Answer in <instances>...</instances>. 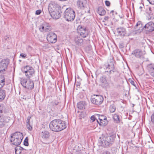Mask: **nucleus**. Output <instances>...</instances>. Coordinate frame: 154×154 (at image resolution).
Returning <instances> with one entry per match:
<instances>
[{"label":"nucleus","instance_id":"c756f323","mask_svg":"<svg viewBox=\"0 0 154 154\" xmlns=\"http://www.w3.org/2000/svg\"><path fill=\"white\" fill-rule=\"evenodd\" d=\"M149 71L150 75L154 77V65H151L149 66Z\"/></svg>","mask_w":154,"mask_h":154},{"label":"nucleus","instance_id":"8fccbe9b","mask_svg":"<svg viewBox=\"0 0 154 154\" xmlns=\"http://www.w3.org/2000/svg\"><path fill=\"white\" fill-rule=\"evenodd\" d=\"M114 81L117 82L118 81V80L117 79H114Z\"/></svg>","mask_w":154,"mask_h":154},{"label":"nucleus","instance_id":"393cba45","mask_svg":"<svg viewBox=\"0 0 154 154\" xmlns=\"http://www.w3.org/2000/svg\"><path fill=\"white\" fill-rule=\"evenodd\" d=\"M31 117H28L26 120V125L27 128L30 131H31L32 129V127L30 124V119Z\"/></svg>","mask_w":154,"mask_h":154},{"label":"nucleus","instance_id":"39448f33","mask_svg":"<svg viewBox=\"0 0 154 154\" xmlns=\"http://www.w3.org/2000/svg\"><path fill=\"white\" fill-rule=\"evenodd\" d=\"M20 83L23 87L29 90L32 89L34 87L33 82L30 79L22 78L20 80Z\"/></svg>","mask_w":154,"mask_h":154},{"label":"nucleus","instance_id":"b1692460","mask_svg":"<svg viewBox=\"0 0 154 154\" xmlns=\"http://www.w3.org/2000/svg\"><path fill=\"white\" fill-rule=\"evenodd\" d=\"M85 101H80L77 104L78 108L80 109H82L85 108Z\"/></svg>","mask_w":154,"mask_h":154},{"label":"nucleus","instance_id":"423d86ee","mask_svg":"<svg viewBox=\"0 0 154 154\" xmlns=\"http://www.w3.org/2000/svg\"><path fill=\"white\" fill-rule=\"evenodd\" d=\"M104 66L106 70L105 71V72H108L109 75L114 74L117 75V77L119 76V72L117 71L113 70L114 69V66L112 61L110 62L107 64H105Z\"/></svg>","mask_w":154,"mask_h":154},{"label":"nucleus","instance_id":"4468645a","mask_svg":"<svg viewBox=\"0 0 154 154\" xmlns=\"http://www.w3.org/2000/svg\"><path fill=\"white\" fill-rule=\"evenodd\" d=\"M57 36L54 33L50 32L47 36V39L49 42L53 43H55L57 40Z\"/></svg>","mask_w":154,"mask_h":154},{"label":"nucleus","instance_id":"c85d7f7f","mask_svg":"<svg viewBox=\"0 0 154 154\" xmlns=\"http://www.w3.org/2000/svg\"><path fill=\"white\" fill-rule=\"evenodd\" d=\"M134 28L137 30L138 29H140L141 28V29L142 30L143 28H142V24L141 22V21H138L135 26Z\"/></svg>","mask_w":154,"mask_h":154},{"label":"nucleus","instance_id":"4c0bfd02","mask_svg":"<svg viewBox=\"0 0 154 154\" xmlns=\"http://www.w3.org/2000/svg\"><path fill=\"white\" fill-rule=\"evenodd\" d=\"M96 119V118H95V116L94 115L92 116L91 117V121L92 122L94 121Z\"/></svg>","mask_w":154,"mask_h":154},{"label":"nucleus","instance_id":"a211bd4d","mask_svg":"<svg viewBox=\"0 0 154 154\" xmlns=\"http://www.w3.org/2000/svg\"><path fill=\"white\" fill-rule=\"evenodd\" d=\"M143 28L147 31L152 32L154 30V23L152 22H149L144 26Z\"/></svg>","mask_w":154,"mask_h":154},{"label":"nucleus","instance_id":"2f4dec72","mask_svg":"<svg viewBox=\"0 0 154 154\" xmlns=\"http://www.w3.org/2000/svg\"><path fill=\"white\" fill-rule=\"evenodd\" d=\"M6 112L5 106L3 104H0V113H5Z\"/></svg>","mask_w":154,"mask_h":154},{"label":"nucleus","instance_id":"f257e3e1","mask_svg":"<svg viewBox=\"0 0 154 154\" xmlns=\"http://www.w3.org/2000/svg\"><path fill=\"white\" fill-rule=\"evenodd\" d=\"M66 125L65 121L60 119H55L51 121L49 124L50 129L52 131L57 132L65 129Z\"/></svg>","mask_w":154,"mask_h":154},{"label":"nucleus","instance_id":"de8ad7c7","mask_svg":"<svg viewBox=\"0 0 154 154\" xmlns=\"http://www.w3.org/2000/svg\"><path fill=\"white\" fill-rule=\"evenodd\" d=\"M3 84H1V83H0V88H2L3 87Z\"/></svg>","mask_w":154,"mask_h":154},{"label":"nucleus","instance_id":"4be33fe9","mask_svg":"<svg viewBox=\"0 0 154 154\" xmlns=\"http://www.w3.org/2000/svg\"><path fill=\"white\" fill-rule=\"evenodd\" d=\"M41 136L43 138L47 139L50 136L49 133L47 131H44L42 132Z\"/></svg>","mask_w":154,"mask_h":154},{"label":"nucleus","instance_id":"6ab92c4d","mask_svg":"<svg viewBox=\"0 0 154 154\" xmlns=\"http://www.w3.org/2000/svg\"><path fill=\"white\" fill-rule=\"evenodd\" d=\"M100 81L101 86L103 88H107L108 87L109 84L107 81L106 77H101L100 79Z\"/></svg>","mask_w":154,"mask_h":154},{"label":"nucleus","instance_id":"bb28decb","mask_svg":"<svg viewBox=\"0 0 154 154\" xmlns=\"http://www.w3.org/2000/svg\"><path fill=\"white\" fill-rule=\"evenodd\" d=\"M76 44L78 45H81L82 44L83 40L80 37H77L75 39Z\"/></svg>","mask_w":154,"mask_h":154},{"label":"nucleus","instance_id":"603ef678","mask_svg":"<svg viewBox=\"0 0 154 154\" xmlns=\"http://www.w3.org/2000/svg\"><path fill=\"white\" fill-rule=\"evenodd\" d=\"M139 8H140V9H141V8H142V7H141V6H140V7H139Z\"/></svg>","mask_w":154,"mask_h":154},{"label":"nucleus","instance_id":"f3484780","mask_svg":"<svg viewBox=\"0 0 154 154\" xmlns=\"http://www.w3.org/2000/svg\"><path fill=\"white\" fill-rule=\"evenodd\" d=\"M87 3L86 0H78L77 1L78 7L82 9H84L86 7Z\"/></svg>","mask_w":154,"mask_h":154},{"label":"nucleus","instance_id":"2eb2a0df","mask_svg":"<svg viewBox=\"0 0 154 154\" xmlns=\"http://www.w3.org/2000/svg\"><path fill=\"white\" fill-rule=\"evenodd\" d=\"M10 118L0 114V127L3 126L5 123L9 122Z\"/></svg>","mask_w":154,"mask_h":154},{"label":"nucleus","instance_id":"9d476101","mask_svg":"<svg viewBox=\"0 0 154 154\" xmlns=\"http://www.w3.org/2000/svg\"><path fill=\"white\" fill-rule=\"evenodd\" d=\"M103 100V97L100 95H94L92 97L91 101L94 104L99 105L101 104Z\"/></svg>","mask_w":154,"mask_h":154},{"label":"nucleus","instance_id":"7ed1b4c3","mask_svg":"<svg viewBox=\"0 0 154 154\" xmlns=\"http://www.w3.org/2000/svg\"><path fill=\"white\" fill-rule=\"evenodd\" d=\"M11 142L15 145H18L21 143L23 139V135L22 133L16 132L11 137Z\"/></svg>","mask_w":154,"mask_h":154},{"label":"nucleus","instance_id":"3c124183","mask_svg":"<svg viewBox=\"0 0 154 154\" xmlns=\"http://www.w3.org/2000/svg\"><path fill=\"white\" fill-rule=\"evenodd\" d=\"M26 150H24V151H22V152H24V153L25 152V151H26Z\"/></svg>","mask_w":154,"mask_h":154},{"label":"nucleus","instance_id":"9b49d317","mask_svg":"<svg viewBox=\"0 0 154 154\" xmlns=\"http://www.w3.org/2000/svg\"><path fill=\"white\" fill-rule=\"evenodd\" d=\"M61 7L57 2L54 1L50 2L49 4L48 10L49 12L60 9Z\"/></svg>","mask_w":154,"mask_h":154},{"label":"nucleus","instance_id":"09e8293b","mask_svg":"<svg viewBox=\"0 0 154 154\" xmlns=\"http://www.w3.org/2000/svg\"><path fill=\"white\" fill-rule=\"evenodd\" d=\"M113 12H114L113 11H111L110 12V14L112 13V15H113Z\"/></svg>","mask_w":154,"mask_h":154},{"label":"nucleus","instance_id":"473e14b6","mask_svg":"<svg viewBox=\"0 0 154 154\" xmlns=\"http://www.w3.org/2000/svg\"><path fill=\"white\" fill-rule=\"evenodd\" d=\"M113 119L114 121L116 123H119L120 121V118L119 116L116 114H115L113 117Z\"/></svg>","mask_w":154,"mask_h":154},{"label":"nucleus","instance_id":"a19ab883","mask_svg":"<svg viewBox=\"0 0 154 154\" xmlns=\"http://www.w3.org/2000/svg\"><path fill=\"white\" fill-rule=\"evenodd\" d=\"M105 4L106 6H109L110 5V3L109 1L106 0L105 1Z\"/></svg>","mask_w":154,"mask_h":154},{"label":"nucleus","instance_id":"f704fd0d","mask_svg":"<svg viewBox=\"0 0 154 154\" xmlns=\"http://www.w3.org/2000/svg\"><path fill=\"white\" fill-rule=\"evenodd\" d=\"M147 18L149 20H152L154 18L153 14L152 13L149 14L147 16Z\"/></svg>","mask_w":154,"mask_h":154},{"label":"nucleus","instance_id":"a18cd8bd","mask_svg":"<svg viewBox=\"0 0 154 154\" xmlns=\"http://www.w3.org/2000/svg\"><path fill=\"white\" fill-rule=\"evenodd\" d=\"M109 18V17H108V16L105 17H104V20H108Z\"/></svg>","mask_w":154,"mask_h":154},{"label":"nucleus","instance_id":"6e6552de","mask_svg":"<svg viewBox=\"0 0 154 154\" xmlns=\"http://www.w3.org/2000/svg\"><path fill=\"white\" fill-rule=\"evenodd\" d=\"M9 63V59H4L0 62V72L4 73L7 69Z\"/></svg>","mask_w":154,"mask_h":154},{"label":"nucleus","instance_id":"a878e982","mask_svg":"<svg viewBox=\"0 0 154 154\" xmlns=\"http://www.w3.org/2000/svg\"><path fill=\"white\" fill-rule=\"evenodd\" d=\"M58 103L59 102L56 100H50L49 102V105L52 106L57 105Z\"/></svg>","mask_w":154,"mask_h":154},{"label":"nucleus","instance_id":"aec40b11","mask_svg":"<svg viewBox=\"0 0 154 154\" xmlns=\"http://www.w3.org/2000/svg\"><path fill=\"white\" fill-rule=\"evenodd\" d=\"M117 32L119 35L124 36L125 33V29L122 27H120L117 29Z\"/></svg>","mask_w":154,"mask_h":154},{"label":"nucleus","instance_id":"ea45409f","mask_svg":"<svg viewBox=\"0 0 154 154\" xmlns=\"http://www.w3.org/2000/svg\"><path fill=\"white\" fill-rule=\"evenodd\" d=\"M0 83H1V84H3V86L5 84V79H0Z\"/></svg>","mask_w":154,"mask_h":154},{"label":"nucleus","instance_id":"cd10ccee","mask_svg":"<svg viewBox=\"0 0 154 154\" xmlns=\"http://www.w3.org/2000/svg\"><path fill=\"white\" fill-rule=\"evenodd\" d=\"M102 121H100L99 122V121L96 119V121L98 122L99 125L102 126H105L107 123V120L106 118H105L104 120H102Z\"/></svg>","mask_w":154,"mask_h":154},{"label":"nucleus","instance_id":"37998d69","mask_svg":"<svg viewBox=\"0 0 154 154\" xmlns=\"http://www.w3.org/2000/svg\"><path fill=\"white\" fill-rule=\"evenodd\" d=\"M147 1L149 2V4L154 5V0H147Z\"/></svg>","mask_w":154,"mask_h":154},{"label":"nucleus","instance_id":"f8f14e48","mask_svg":"<svg viewBox=\"0 0 154 154\" xmlns=\"http://www.w3.org/2000/svg\"><path fill=\"white\" fill-rule=\"evenodd\" d=\"M77 30L78 33H79L80 35L83 38L86 37L88 35L87 30L85 27H82L81 25L78 26Z\"/></svg>","mask_w":154,"mask_h":154},{"label":"nucleus","instance_id":"58836bf2","mask_svg":"<svg viewBox=\"0 0 154 154\" xmlns=\"http://www.w3.org/2000/svg\"><path fill=\"white\" fill-rule=\"evenodd\" d=\"M41 10L39 9L36 11L35 14L36 15H39L41 13Z\"/></svg>","mask_w":154,"mask_h":154},{"label":"nucleus","instance_id":"72a5a7b5","mask_svg":"<svg viewBox=\"0 0 154 154\" xmlns=\"http://www.w3.org/2000/svg\"><path fill=\"white\" fill-rule=\"evenodd\" d=\"M116 106L114 104H112L110 106L109 109L111 112H114L116 110Z\"/></svg>","mask_w":154,"mask_h":154},{"label":"nucleus","instance_id":"c9c22d12","mask_svg":"<svg viewBox=\"0 0 154 154\" xmlns=\"http://www.w3.org/2000/svg\"><path fill=\"white\" fill-rule=\"evenodd\" d=\"M97 116L98 117V120L99 121V122L100 121H102V120H104V119L106 118L105 116L102 115H99Z\"/></svg>","mask_w":154,"mask_h":154},{"label":"nucleus","instance_id":"e433bc0d","mask_svg":"<svg viewBox=\"0 0 154 154\" xmlns=\"http://www.w3.org/2000/svg\"><path fill=\"white\" fill-rule=\"evenodd\" d=\"M28 138L26 137L24 141L23 144L24 145L26 146H27L29 145L28 142Z\"/></svg>","mask_w":154,"mask_h":154},{"label":"nucleus","instance_id":"20e7f679","mask_svg":"<svg viewBox=\"0 0 154 154\" xmlns=\"http://www.w3.org/2000/svg\"><path fill=\"white\" fill-rule=\"evenodd\" d=\"M75 17L74 11L71 8L66 9L64 14V17L66 20L68 22L72 21Z\"/></svg>","mask_w":154,"mask_h":154},{"label":"nucleus","instance_id":"ddd939ff","mask_svg":"<svg viewBox=\"0 0 154 154\" xmlns=\"http://www.w3.org/2000/svg\"><path fill=\"white\" fill-rule=\"evenodd\" d=\"M39 29L42 32H48L51 30V27L48 23L44 22L41 25Z\"/></svg>","mask_w":154,"mask_h":154},{"label":"nucleus","instance_id":"79ce46f5","mask_svg":"<svg viewBox=\"0 0 154 154\" xmlns=\"http://www.w3.org/2000/svg\"><path fill=\"white\" fill-rule=\"evenodd\" d=\"M151 120L152 122L154 123V112L152 115L151 116Z\"/></svg>","mask_w":154,"mask_h":154},{"label":"nucleus","instance_id":"5701e85b","mask_svg":"<svg viewBox=\"0 0 154 154\" xmlns=\"http://www.w3.org/2000/svg\"><path fill=\"white\" fill-rule=\"evenodd\" d=\"M5 96L6 92L5 90L0 89V102L3 100Z\"/></svg>","mask_w":154,"mask_h":154},{"label":"nucleus","instance_id":"49530a36","mask_svg":"<svg viewBox=\"0 0 154 154\" xmlns=\"http://www.w3.org/2000/svg\"><path fill=\"white\" fill-rule=\"evenodd\" d=\"M130 82L132 85H134V83L133 81H131Z\"/></svg>","mask_w":154,"mask_h":154},{"label":"nucleus","instance_id":"f03ea898","mask_svg":"<svg viewBox=\"0 0 154 154\" xmlns=\"http://www.w3.org/2000/svg\"><path fill=\"white\" fill-rule=\"evenodd\" d=\"M116 136L115 134H112L100 138L99 143L104 147H108L113 143Z\"/></svg>","mask_w":154,"mask_h":154},{"label":"nucleus","instance_id":"7c9ffc66","mask_svg":"<svg viewBox=\"0 0 154 154\" xmlns=\"http://www.w3.org/2000/svg\"><path fill=\"white\" fill-rule=\"evenodd\" d=\"M98 12L100 15H104L106 13L105 10L102 7H99L98 8Z\"/></svg>","mask_w":154,"mask_h":154},{"label":"nucleus","instance_id":"412c9836","mask_svg":"<svg viewBox=\"0 0 154 154\" xmlns=\"http://www.w3.org/2000/svg\"><path fill=\"white\" fill-rule=\"evenodd\" d=\"M26 150V149L20 146H17L15 149L16 154H24V152H23L22 151Z\"/></svg>","mask_w":154,"mask_h":154},{"label":"nucleus","instance_id":"1a4fd4ad","mask_svg":"<svg viewBox=\"0 0 154 154\" xmlns=\"http://www.w3.org/2000/svg\"><path fill=\"white\" fill-rule=\"evenodd\" d=\"M146 54V52L144 50L137 49L132 51L131 54L137 58L141 59L144 58V56Z\"/></svg>","mask_w":154,"mask_h":154},{"label":"nucleus","instance_id":"0eeeda50","mask_svg":"<svg viewBox=\"0 0 154 154\" xmlns=\"http://www.w3.org/2000/svg\"><path fill=\"white\" fill-rule=\"evenodd\" d=\"M23 71L26 76L28 79H30L32 77L35 72L34 69L29 66H25Z\"/></svg>","mask_w":154,"mask_h":154},{"label":"nucleus","instance_id":"c03bdc74","mask_svg":"<svg viewBox=\"0 0 154 154\" xmlns=\"http://www.w3.org/2000/svg\"><path fill=\"white\" fill-rule=\"evenodd\" d=\"M20 56L23 58H25L26 56V54L23 53H21L20 54Z\"/></svg>","mask_w":154,"mask_h":154},{"label":"nucleus","instance_id":"dca6fc26","mask_svg":"<svg viewBox=\"0 0 154 154\" xmlns=\"http://www.w3.org/2000/svg\"><path fill=\"white\" fill-rule=\"evenodd\" d=\"M49 12L51 17L55 19H58L61 16L60 14V9L57 11L55 10L53 11Z\"/></svg>","mask_w":154,"mask_h":154}]
</instances>
